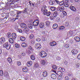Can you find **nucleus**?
Instances as JSON below:
<instances>
[{
	"mask_svg": "<svg viewBox=\"0 0 80 80\" xmlns=\"http://www.w3.org/2000/svg\"><path fill=\"white\" fill-rule=\"evenodd\" d=\"M47 54L44 51H42L40 52V56L42 58H45L47 57Z\"/></svg>",
	"mask_w": 80,
	"mask_h": 80,
	"instance_id": "f257e3e1",
	"label": "nucleus"
},
{
	"mask_svg": "<svg viewBox=\"0 0 80 80\" xmlns=\"http://www.w3.org/2000/svg\"><path fill=\"white\" fill-rule=\"evenodd\" d=\"M3 46L7 50H9L11 46L10 45H8V43H6L3 44Z\"/></svg>",
	"mask_w": 80,
	"mask_h": 80,
	"instance_id": "f03ea898",
	"label": "nucleus"
},
{
	"mask_svg": "<svg viewBox=\"0 0 80 80\" xmlns=\"http://www.w3.org/2000/svg\"><path fill=\"white\" fill-rule=\"evenodd\" d=\"M39 24V20L38 19L35 20L33 22V25L34 26H38Z\"/></svg>",
	"mask_w": 80,
	"mask_h": 80,
	"instance_id": "7ed1b4c3",
	"label": "nucleus"
},
{
	"mask_svg": "<svg viewBox=\"0 0 80 80\" xmlns=\"http://www.w3.org/2000/svg\"><path fill=\"white\" fill-rule=\"evenodd\" d=\"M57 10L58 11H60V12H62L64 10V7H58Z\"/></svg>",
	"mask_w": 80,
	"mask_h": 80,
	"instance_id": "20e7f679",
	"label": "nucleus"
},
{
	"mask_svg": "<svg viewBox=\"0 0 80 80\" xmlns=\"http://www.w3.org/2000/svg\"><path fill=\"white\" fill-rule=\"evenodd\" d=\"M36 48H37L38 50H40L41 48L42 47V46H41V44L40 43H38L36 44Z\"/></svg>",
	"mask_w": 80,
	"mask_h": 80,
	"instance_id": "39448f33",
	"label": "nucleus"
},
{
	"mask_svg": "<svg viewBox=\"0 0 80 80\" xmlns=\"http://www.w3.org/2000/svg\"><path fill=\"white\" fill-rule=\"evenodd\" d=\"M78 50L75 49H73L72 51V53L74 54H77V53H78Z\"/></svg>",
	"mask_w": 80,
	"mask_h": 80,
	"instance_id": "423d86ee",
	"label": "nucleus"
},
{
	"mask_svg": "<svg viewBox=\"0 0 80 80\" xmlns=\"http://www.w3.org/2000/svg\"><path fill=\"white\" fill-rule=\"evenodd\" d=\"M50 46H52V47H54V46H55L57 45V42L55 41H53L52 42H51L50 43Z\"/></svg>",
	"mask_w": 80,
	"mask_h": 80,
	"instance_id": "0eeeda50",
	"label": "nucleus"
},
{
	"mask_svg": "<svg viewBox=\"0 0 80 80\" xmlns=\"http://www.w3.org/2000/svg\"><path fill=\"white\" fill-rule=\"evenodd\" d=\"M48 75V73L46 71H44L43 72L42 76L44 77H46Z\"/></svg>",
	"mask_w": 80,
	"mask_h": 80,
	"instance_id": "6e6552de",
	"label": "nucleus"
},
{
	"mask_svg": "<svg viewBox=\"0 0 80 80\" xmlns=\"http://www.w3.org/2000/svg\"><path fill=\"white\" fill-rule=\"evenodd\" d=\"M69 8L71 10H72V11H73L74 12H75V11L76 10V8H75L72 5L70 6Z\"/></svg>",
	"mask_w": 80,
	"mask_h": 80,
	"instance_id": "1a4fd4ad",
	"label": "nucleus"
},
{
	"mask_svg": "<svg viewBox=\"0 0 80 80\" xmlns=\"http://www.w3.org/2000/svg\"><path fill=\"white\" fill-rule=\"evenodd\" d=\"M5 39L4 38H0V43H3L5 42Z\"/></svg>",
	"mask_w": 80,
	"mask_h": 80,
	"instance_id": "9d476101",
	"label": "nucleus"
},
{
	"mask_svg": "<svg viewBox=\"0 0 80 80\" xmlns=\"http://www.w3.org/2000/svg\"><path fill=\"white\" fill-rule=\"evenodd\" d=\"M32 65V62L31 61H29L27 63V67H31V66Z\"/></svg>",
	"mask_w": 80,
	"mask_h": 80,
	"instance_id": "9b49d317",
	"label": "nucleus"
},
{
	"mask_svg": "<svg viewBox=\"0 0 80 80\" xmlns=\"http://www.w3.org/2000/svg\"><path fill=\"white\" fill-rule=\"evenodd\" d=\"M74 40L77 42H79L80 40V38L78 37H75L74 38Z\"/></svg>",
	"mask_w": 80,
	"mask_h": 80,
	"instance_id": "f8f14e48",
	"label": "nucleus"
},
{
	"mask_svg": "<svg viewBox=\"0 0 80 80\" xmlns=\"http://www.w3.org/2000/svg\"><path fill=\"white\" fill-rule=\"evenodd\" d=\"M51 77L52 79H55L57 78V76L54 74H52L51 75Z\"/></svg>",
	"mask_w": 80,
	"mask_h": 80,
	"instance_id": "ddd939ff",
	"label": "nucleus"
},
{
	"mask_svg": "<svg viewBox=\"0 0 80 80\" xmlns=\"http://www.w3.org/2000/svg\"><path fill=\"white\" fill-rule=\"evenodd\" d=\"M12 37L14 39H15L17 38V34L15 33H12Z\"/></svg>",
	"mask_w": 80,
	"mask_h": 80,
	"instance_id": "4468645a",
	"label": "nucleus"
},
{
	"mask_svg": "<svg viewBox=\"0 0 80 80\" xmlns=\"http://www.w3.org/2000/svg\"><path fill=\"white\" fill-rule=\"evenodd\" d=\"M57 27H58V24L57 23L54 24L52 26V28L53 29H56V28H57Z\"/></svg>",
	"mask_w": 80,
	"mask_h": 80,
	"instance_id": "2eb2a0df",
	"label": "nucleus"
},
{
	"mask_svg": "<svg viewBox=\"0 0 80 80\" xmlns=\"http://www.w3.org/2000/svg\"><path fill=\"white\" fill-rule=\"evenodd\" d=\"M21 27L22 28H27V25L24 23H22L21 24Z\"/></svg>",
	"mask_w": 80,
	"mask_h": 80,
	"instance_id": "dca6fc26",
	"label": "nucleus"
},
{
	"mask_svg": "<svg viewBox=\"0 0 80 80\" xmlns=\"http://www.w3.org/2000/svg\"><path fill=\"white\" fill-rule=\"evenodd\" d=\"M56 74L58 75L59 76H63V73L60 71H57Z\"/></svg>",
	"mask_w": 80,
	"mask_h": 80,
	"instance_id": "f3484780",
	"label": "nucleus"
},
{
	"mask_svg": "<svg viewBox=\"0 0 80 80\" xmlns=\"http://www.w3.org/2000/svg\"><path fill=\"white\" fill-rule=\"evenodd\" d=\"M45 25V24L43 22H41L39 24V27L40 28H43Z\"/></svg>",
	"mask_w": 80,
	"mask_h": 80,
	"instance_id": "a211bd4d",
	"label": "nucleus"
},
{
	"mask_svg": "<svg viewBox=\"0 0 80 80\" xmlns=\"http://www.w3.org/2000/svg\"><path fill=\"white\" fill-rule=\"evenodd\" d=\"M51 9L52 11L54 12V11H55L57 10V8L54 7H52L51 8Z\"/></svg>",
	"mask_w": 80,
	"mask_h": 80,
	"instance_id": "6ab92c4d",
	"label": "nucleus"
},
{
	"mask_svg": "<svg viewBox=\"0 0 80 80\" xmlns=\"http://www.w3.org/2000/svg\"><path fill=\"white\" fill-rule=\"evenodd\" d=\"M20 39L21 40V41H25V40H26V38H25V37L23 36H22L20 38Z\"/></svg>",
	"mask_w": 80,
	"mask_h": 80,
	"instance_id": "aec40b11",
	"label": "nucleus"
},
{
	"mask_svg": "<svg viewBox=\"0 0 80 80\" xmlns=\"http://www.w3.org/2000/svg\"><path fill=\"white\" fill-rule=\"evenodd\" d=\"M22 70V71L24 72H28V68H27L25 67L23 68Z\"/></svg>",
	"mask_w": 80,
	"mask_h": 80,
	"instance_id": "412c9836",
	"label": "nucleus"
},
{
	"mask_svg": "<svg viewBox=\"0 0 80 80\" xmlns=\"http://www.w3.org/2000/svg\"><path fill=\"white\" fill-rule=\"evenodd\" d=\"M47 6H44L41 8L42 12H43L44 10H47Z\"/></svg>",
	"mask_w": 80,
	"mask_h": 80,
	"instance_id": "4be33fe9",
	"label": "nucleus"
},
{
	"mask_svg": "<svg viewBox=\"0 0 80 80\" xmlns=\"http://www.w3.org/2000/svg\"><path fill=\"white\" fill-rule=\"evenodd\" d=\"M53 15L54 18H56V17L58 15V12L57 11H55L54 12Z\"/></svg>",
	"mask_w": 80,
	"mask_h": 80,
	"instance_id": "5701e85b",
	"label": "nucleus"
},
{
	"mask_svg": "<svg viewBox=\"0 0 80 80\" xmlns=\"http://www.w3.org/2000/svg\"><path fill=\"white\" fill-rule=\"evenodd\" d=\"M7 61L9 63H12V60L11 58H8L7 59Z\"/></svg>",
	"mask_w": 80,
	"mask_h": 80,
	"instance_id": "b1692460",
	"label": "nucleus"
},
{
	"mask_svg": "<svg viewBox=\"0 0 80 80\" xmlns=\"http://www.w3.org/2000/svg\"><path fill=\"white\" fill-rule=\"evenodd\" d=\"M68 34L70 36H72L73 35V31H70L68 32Z\"/></svg>",
	"mask_w": 80,
	"mask_h": 80,
	"instance_id": "393cba45",
	"label": "nucleus"
},
{
	"mask_svg": "<svg viewBox=\"0 0 80 80\" xmlns=\"http://www.w3.org/2000/svg\"><path fill=\"white\" fill-rule=\"evenodd\" d=\"M5 5V4L3 2H0V7H1L2 8H3V7H4Z\"/></svg>",
	"mask_w": 80,
	"mask_h": 80,
	"instance_id": "a878e982",
	"label": "nucleus"
},
{
	"mask_svg": "<svg viewBox=\"0 0 80 80\" xmlns=\"http://www.w3.org/2000/svg\"><path fill=\"white\" fill-rule=\"evenodd\" d=\"M9 42L10 43H13L14 42V41H13V39H12V38H9Z\"/></svg>",
	"mask_w": 80,
	"mask_h": 80,
	"instance_id": "bb28decb",
	"label": "nucleus"
},
{
	"mask_svg": "<svg viewBox=\"0 0 80 80\" xmlns=\"http://www.w3.org/2000/svg\"><path fill=\"white\" fill-rule=\"evenodd\" d=\"M30 58L31 59L33 60H34L35 59V56H34L33 55H32L31 56Z\"/></svg>",
	"mask_w": 80,
	"mask_h": 80,
	"instance_id": "cd10ccee",
	"label": "nucleus"
},
{
	"mask_svg": "<svg viewBox=\"0 0 80 80\" xmlns=\"http://www.w3.org/2000/svg\"><path fill=\"white\" fill-rule=\"evenodd\" d=\"M59 70H60V71L62 72H65V69L63 68H59Z\"/></svg>",
	"mask_w": 80,
	"mask_h": 80,
	"instance_id": "c85d7f7f",
	"label": "nucleus"
},
{
	"mask_svg": "<svg viewBox=\"0 0 80 80\" xmlns=\"http://www.w3.org/2000/svg\"><path fill=\"white\" fill-rule=\"evenodd\" d=\"M28 11V8H25L23 10V12L24 13H27Z\"/></svg>",
	"mask_w": 80,
	"mask_h": 80,
	"instance_id": "c756f323",
	"label": "nucleus"
},
{
	"mask_svg": "<svg viewBox=\"0 0 80 80\" xmlns=\"http://www.w3.org/2000/svg\"><path fill=\"white\" fill-rule=\"evenodd\" d=\"M64 28L65 27H64V26H62L59 27V30H63Z\"/></svg>",
	"mask_w": 80,
	"mask_h": 80,
	"instance_id": "7c9ffc66",
	"label": "nucleus"
},
{
	"mask_svg": "<svg viewBox=\"0 0 80 80\" xmlns=\"http://www.w3.org/2000/svg\"><path fill=\"white\" fill-rule=\"evenodd\" d=\"M21 46L23 47H27V44L25 42H23L21 44Z\"/></svg>",
	"mask_w": 80,
	"mask_h": 80,
	"instance_id": "2f4dec72",
	"label": "nucleus"
},
{
	"mask_svg": "<svg viewBox=\"0 0 80 80\" xmlns=\"http://www.w3.org/2000/svg\"><path fill=\"white\" fill-rule=\"evenodd\" d=\"M52 68L53 70H57V67L55 65H52Z\"/></svg>",
	"mask_w": 80,
	"mask_h": 80,
	"instance_id": "473e14b6",
	"label": "nucleus"
},
{
	"mask_svg": "<svg viewBox=\"0 0 80 80\" xmlns=\"http://www.w3.org/2000/svg\"><path fill=\"white\" fill-rule=\"evenodd\" d=\"M42 65H45L46 63V61L45 60H42L41 61Z\"/></svg>",
	"mask_w": 80,
	"mask_h": 80,
	"instance_id": "72a5a7b5",
	"label": "nucleus"
},
{
	"mask_svg": "<svg viewBox=\"0 0 80 80\" xmlns=\"http://www.w3.org/2000/svg\"><path fill=\"white\" fill-rule=\"evenodd\" d=\"M11 36H12L11 33L10 32H8L7 35L8 38H10V37H11Z\"/></svg>",
	"mask_w": 80,
	"mask_h": 80,
	"instance_id": "f704fd0d",
	"label": "nucleus"
},
{
	"mask_svg": "<svg viewBox=\"0 0 80 80\" xmlns=\"http://www.w3.org/2000/svg\"><path fill=\"white\" fill-rule=\"evenodd\" d=\"M25 28L24 29V31L25 32H28V28H27V26L26 28Z\"/></svg>",
	"mask_w": 80,
	"mask_h": 80,
	"instance_id": "c9c22d12",
	"label": "nucleus"
},
{
	"mask_svg": "<svg viewBox=\"0 0 80 80\" xmlns=\"http://www.w3.org/2000/svg\"><path fill=\"white\" fill-rule=\"evenodd\" d=\"M50 23L49 21H47L46 22V26H47V27H48L49 25H50Z\"/></svg>",
	"mask_w": 80,
	"mask_h": 80,
	"instance_id": "e433bc0d",
	"label": "nucleus"
},
{
	"mask_svg": "<svg viewBox=\"0 0 80 80\" xmlns=\"http://www.w3.org/2000/svg\"><path fill=\"white\" fill-rule=\"evenodd\" d=\"M64 6L65 7H69V4L68 3H64Z\"/></svg>",
	"mask_w": 80,
	"mask_h": 80,
	"instance_id": "4c0bfd02",
	"label": "nucleus"
},
{
	"mask_svg": "<svg viewBox=\"0 0 80 80\" xmlns=\"http://www.w3.org/2000/svg\"><path fill=\"white\" fill-rule=\"evenodd\" d=\"M42 12L43 13V15H46L47 13V10L46 9V10L44 11H42Z\"/></svg>",
	"mask_w": 80,
	"mask_h": 80,
	"instance_id": "58836bf2",
	"label": "nucleus"
},
{
	"mask_svg": "<svg viewBox=\"0 0 80 80\" xmlns=\"http://www.w3.org/2000/svg\"><path fill=\"white\" fill-rule=\"evenodd\" d=\"M64 1H62L60 3H59V5H60L61 6H62V5H63L64 4Z\"/></svg>",
	"mask_w": 80,
	"mask_h": 80,
	"instance_id": "ea45409f",
	"label": "nucleus"
},
{
	"mask_svg": "<svg viewBox=\"0 0 80 80\" xmlns=\"http://www.w3.org/2000/svg\"><path fill=\"white\" fill-rule=\"evenodd\" d=\"M28 48L29 50H31V51H33V48L31 46H29L28 47Z\"/></svg>",
	"mask_w": 80,
	"mask_h": 80,
	"instance_id": "a19ab883",
	"label": "nucleus"
},
{
	"mask_svg": "<svg viewBox=\"0 0 80 80\" xmlns=\"http://www.w3.org/2000/svg\"><path fill=\"white\" fill-rule=\"evenodd\" d=\"M63 14H62L61 16H63V15H67V12L65 11H63L62 12Z\"/></svg>",
	"mask_w": 80,
	"mask_h": 80,
	"instance_id": "79ce46f5",
	"label": "nucleus"
},
{
	"mask_svg": "<svg viewBox=\"0 0 80 80\" xmlns=\"http://www.w3.org/2000/svg\"><path fill=\"white\" fill-rule=\"evenodd\" d=\"M0 75H3V70H0Z\"/></svg>",
	"mask_w": 80,
	"mask_h": 80,
	"instance_id": "37998d69",
	"label": "nucleus"
},
{
	"mask_svg": "<svg viewBox=\"0 0 80 80\" xmlns=\"http://www.w3.org/2000/svg\"><path fill=\"white\" fill-rule=\"evenodd\" d=\"M62 76H59L58 77V79L59 80H62Z\"/></svg>",
	"mask_w": 80,
	"mask_h": 80,
	"instance_id": "c03bdc74",
	"label": "nucleus"
},
{
	"mask_svg": "<svg viewBox=\"0 0 80 80\" xmlns=\"http://www.w3.org/2000/svg\"><path fill=\"white\" fill-rule=\"evenodd\" d=\"M22 12H23L22 11H18L17 12V15H20L22 13Z\"/></svg>",
	"mask_w": 80,
	"mask_h": 80,
	"instance_id": "a18cd8bd",
	"label": "nucleus"
},
{
	"mask_svg": "<svg viewBox=\"0 0 80 80\" xmlns=\"http://www.w3.org/2000/svg\"><path fill=\"white\" fill-rule=\"evenodd\" d=\"M64 47H65V48H69V44H65Z\"/></svg>",
	"mask_w": 80,
	"mask_h": 80,
	"instance_id": "49530a36",
	"label": "nucleus"
},
{
	"mask_svg": "<svg viewBox=\"0 0 80 80\" xmlns=\"http://www.w3.org/2000/svg\"><path fill=\"white\" fill-rule=\"evenodd\" d=\"M50 18L51 20H53V19H55V18L54 16L53 17V16H52L50 17Z\"/></svg>",
	"mask_w": 80,
	"mask_h": 80,
	"instance_id": "de8ad7c7",
	"label": "nucleus"
},
{
	"mask_svg": "<svg viewBox=\"0 0 80 80\" xmlns=\"http://www.w3.org/2000/svg\"><path fill=\"white\" fill-rule=\"evenodd\" d=\"M15 47L16 48H19V47H20V45L16 43L15 44Z\"/></svg>",
	"mask_w": 80,
	"mask_h": 80,
	"instance_id": "09e8293b",
	"label": "nucleus"
},
{
	"mask_svg": "<svg viewBox=\"0 0 80 80\" xmlns=\"http://www.w3.org/2000/svg\"><path fill=\"white\" fill-rule=\"evenodd\" d=\"M51 14V12H49L47 13V16L48 17H49V16H50V15Z\"/></svg>",
	"mask_w": 80,
	"mask_h": 80,
	"instance_id": "8fccbe9b",
	"label": "nucleus"
},
{
	"mask_svg": "<svg viewBox=\"0 0 80 80\" xmlns=\"http://www.w3.org/2000/svg\"><path fill=\"white\" fill-rule=\"evenodd\" d=\"M28 27L29 28H32V27H33V25H32V24H29L28 25Z\"/></svg>",
	"mask_w": 80,
	"mask_h": 80,
	"instance_id": "3c124183",
	"label": "nucleus"
},
{
	"mask_svg": "<svg viewBox=\"0 0 80 80\" xmlns=\"http://www.w3.org/2000/svg\"><path fill=\"white\" fill-rule=\"evenodd\" d=\"M17 64L18 66H20L21 65V62H17Z\"/></svg>",
	"mask_w": 80,
	"mask_h": 80,
	"instance_id": "603ef678",
	"label": "nucleus"
},
{
	"mask_svg": "<svg viewBox=\"0 0 80 80\" xmlns=\"http://www.w3.org/2000/svg\"><path fill=\"white\" fill-rule=\"evenodd\" d=\"M63 1L64 3H68V0H64Z\"/></svg>",
	"mask_w": 80,
	"mask_h": 80,
	"instance_id": "864d4df0",
	"label": "nucleus"
},
{
	"mask_svg": "<svg viewBox=\"0 0 80 80\" xmlns=\"http://www.w3.org/2000/svg\"><path fill=\"white\" fill-rule=\"evenodd\" d=\"M30 38H31V39H32V38H33V37H34V36L33 34H31L30 36Z\"/></svg>",
	"mask_w": 80,
	"mask_h": 80,
	"instance_id": "5fc2aeb1",
	"label": "nucleus"
},
{
	"mask_svg": "<svg viewBox=\"0 0 80 80\" xmlns=\"http://www.w3.org/2000/svg\"><path fill=\"white\" fill-rule=\"evenodd\" d=\"M36 40L37 41V42H40V41L41 40V39L40 38H37L36 39Z\"/></svg>",
	"mask_w": 80,
	"mask_h": 80,
	"instance_id": "6e6d98bb",
	"label": "nucleus"
},
{
	"mask_svg": "<svg viewBox=\"0 0 80 80\" xmlns=\"http://www.w3.org/2000/svg\"><path fill=\"white\" fill-rule=\"evenodd\" d=\"M38 63H36L34 67H35V68H38Z\"/></svg>",
	"mask_w": 80,
	"mask_h": 80,
	"instance_id": "4d7b16f0",
	"label": "nucleus"
},
{
	"mask_svg": "<svg viewBox=\"0 0 80 80\" xmlns=\"http://www.w3.org/2000/svg\"><path fill=\"white\" fill-rule=\"evenodd\" d=\"M57 60H60L61 59V58L60 57H57Z\"/></svg>",
	"mask_w": 80,
	"mask_h": 80,
	"instance_id": "13d9d810",
	"label": "nucleus"
},
{
	"mask_svg": "<svg viewBox=\"0 0 80 80\" xmlns=\"http://www.w3.org/2000/svg\"><path fill=\"white\" fill-rule=\"evenodd\" d=\"M45 39H46V38L45 37H43L42 38V41H43V42H45V41L46 40Z\"/></svg>",
	"mask_w": 80,
	"mask_h": 80,
	"instance_id": "bf43d9fd",
	"label": "nucleus"
},
{
	"mask_svg": "<svg viewBox=\"0 0 80 80\" xmlns=\"http://www.w3.org/2000/svg\"><path fill=\"white\" fill-rule=\"evenodd\" d=\"M65 80H69V78H68V77L66 76L65 77Z\"/></svg>",
	"mask_w": 80,
	"mask_h": 80,
	"instance_id": "052dcab7",
	"label": "nucleus"
},
{
	"mask_svg": "<svg viewBox=\"0 0 80 80\" xmlns=\"http://www.w3.org/2000/svg\"><path fill=\"white\" fill-rule=\"evenodd\" d=\"M55 2L58 4V3H60V2H59V1H58V0H55Z\"/></svg>",
	"mask_w": 80,
	"mask_h": 80,
	"instance_id": "680f3d73",
	"label": "nucleus"
},
{
	"mask_svg": "<svg viewBox=\"0 0 80 80\" xmlns=\"http://www.w3.org/2000/svg\"><path fill=\"white\" fill-rule=\"evenodd\" d=\"M69 42L70 43H73V40H70Z\"/></svg>",
	"mask_w": 80,
	"mask_h": 80,
	"instance_id": "e2e57ef3",
	"label": "nucleus"
},
{
	"mask_svg": "<svg viewBox=\"0 0 80 80\" xmlns=\"http://www.w3.org/2000/svg\"><path fill=\"white\" fill-rule=\"evenodd\" d=\"M78 58L79 60H80V53L78 55Z\"/></svg>",
	"mask_w": 80,
	"mask_h": 80,
	"instance_id": "0e129e2a",
	"label": "nucleus"
},
{
	"mask_svg": "<svg viewBox=\"0 0 80 80\" xmlns=\"http://www.w3.org/2000/svg\"><path fill=\"white\" fill-rule=\"evenodd\" d=\"M60 19L59 18H57V20L58 22H59L60 21Z\"/></svg>",
	"mask_w": 80,
	"mask_h": 80,
	"instance_id": "69168bd1",
	"label": "nucleus"
},
{
	"mask_svg": "<svg viewBox=\"0 0 80 80\" xmlns=\"http://www.w3.org/2000/svg\"><path fill=\"white\" fill-rule=\"evenodd\" d=\"M34 42H35V41L33 40H32L31 41V43H32V44H33V43H34Z\"/></svg>",
	"mask_w": 80,
	"mask_h": 80,
	"instance_id": "338daca9",
	"label": "nucleus"
},
{
	"mask_svg": "<svg viewBox=\"0 0 80 80\" xmlns=\"http://www.w3.org/2000/svg\"><path fill=\"white\" fill-rule=\"evenodd\" d=\"M76 66L77 67V68H78V67H80V64H79V63H78L77 64H76Z\"/></svg>",
	"mask_w": 80,
	"mask_h": 80,
	"instance_id": "774afa93",
	"label": "nucleus"
}]
</instances>
